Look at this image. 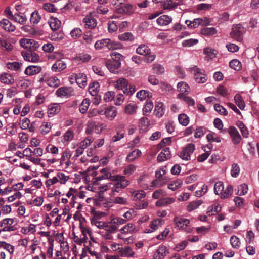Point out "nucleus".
Masks as SVG:
<instances>
[{"label": "nucleus", "instance_id": "obj_34", "mask_svg": "<svg viewBox=\"0 0 259 259\" xmlns=\"http://www.w3.org/2000/svg\"><path fill=\"white\" fill-rule=\"evenodd\" d=\"M180 4L177 3L176 0H166L164 1L163 7L164 9H170L176 8Z\"/></svg>", "mask_w": 259, "mask_h": 259}, {"label": "nucleus", "instance_id": "obj_18", "mask_svg": "<svg viewBox=\"0 0 259 259\" xmlns=\"http://www.w3.org/2000/svg\"><path fill=\"white\" fill-rule=\"evenodd\" d=\"M41 70V67L38 66H29L25 70V73L28 75H33L39 73Z\"/></svg>", "mask_w": 259, "mask_h": 259}, {"label": "nucleus", "instance_id": "obj_49", "mask_svg": "<svg viewBox=\"0 0 259 259\" xmlns=\"http://www.w3.org/2000/svg\"><path fill=\"white\" fill-rule=\"evenodd\" d=\"M153 108V104L151 101H147L143 108V115H146V113H150Z\"/></svg>", "mask_w": 259, "mask_h": 259}, {"label": "nucleus", "instance_id": "obj_53", "mask_svg": "<svg viewBox=\"0 0 259 259\" xmlns=\"http://www.w3.org/2000/svg\"><path fill=\"white\" fill-rule=\"evenodd\" d=\"M201 204L202 202L200 200L191 202L187 205V210L191 211L198 208Z\"/></svg>", "mask_w": 259, "mask_h": 259}, {"label": "nucleus", "instance_id": "obj_47", "mask_svg": "<svg viewBox=\"0 0 259 259\" xmlns=\"http://www.w3.org/2000/svg\"><path fill=\"white\" fill-rule=\"evenodd\" d=\"M32 42H34V39L23 38L20 40V44L22 47L27 49L28 50L30 48H31L30 46L31 45Z\"/></svg>", "mask_w": 259, "mask_h": 259}, {"label": "nucleus", "instance_id": "obj_31", "mask_svg": "<svg viewBox=\"0 0 259 259\" xmlns=\"http://www.w3.org/2000/svg\"><path fill=\"white\" fill-rule=\"evenodd\" d=\"M99 87L100 85L98 82L91 83L89 86V92L92 96H96L98 94Z\"/></svg>", "mask_w": 259, "mask_h": 259}, {"label": "nucleus", "instance_id": "obj_60", "mask_svg": "<svg viewBox=\"0 0 259 259\" xmlns=\"http://www.w3.org/2000/svg\"><path fill=\"white\" fill-rule=\"evenodd\" d=\"M0 247L7 250L11 254L13 253L14 250V247L13 246L4 241H0Z\"/></svg>", "mask_w": 259, "mask_h": 259}, {"label": "nucleus", "instance_id": "obj_21", "mask_svg": "<svg viewBox=\"0 0 259 259\" xmlns=\"http://www.w3.org/2000/svg\"><path fill=\"white\" fill-rule=\"evenodd\" d=\"M175 200V199L169 197L160 199L156 202V206L157 207L166 206L174 203Z\"/></svg>", "mask_w": 259, "mask_h": 259}, {"label": "nucleus", "instance_id": "obj_62", "mask_svg": "<svg viewBox=\"0 0 259 259\" xmlns=\"http://www.w3.org/2000/svg\"><path fill=\"white\" fill-rule=\"evenodd\" d=\"M214 108L215 110L219 114L224 116H226L228 114L227 110L222 106L218 104H215L214 105Z\"/></svg>", "mask_w": 259, "mask_h": 259}, {"label": "nucleus", "instance_id": "obj_38", "mask_svg": "<svg viewBox=\"0 0 259 259\" xmlns=\"http://www.w3.org/2000/svg\"><path fill=\"white\" fill-rule=\"evenodd\" d=\"M179 123L183 126H187L190 121L189 117L185 114H180L178 116Z\"/></svg>", "mask_w": 259, "mask_h": 259}, {"label": "nucleus", "instance_id": "obj_43", "mask_svg": "<svg viewBox=\"0 0 259 259\" xmlns=\"http://www.w3.org/2000/svg\"><path fill=\"white\" fill-rule=\"evenodd\" d=\"M135 227L134 224L132 223H128L125 225L123 228L120 230V232L121 233H133L135 231Z\"/></svg>", "mask_w": 259, "mask_h": 259}, {"label": "nucleus", "instance_id": "obj_54", "mask_svg": "<svg viewBox=\"0 0 259 259\" xmlns=\"http://www.w3.org/2000/svg\"><path fill=\"white\" fill-rule=\"evenodd\" d=\"M163 222V220L161 219H157L153 220L151 222L150 224V227L153 230L151 232H153L154 230H156L158 227L162 225V223Z\"/></svg>", "mask_w": 259, "mask_h": 259}, {"label": "nucleus", "instance_id": "obj_26", "mask_svg": "<svg viewBox=\"0 0 259 259\" xmlns=\"http://www.w3.org/2000/svg\"><path fill=\"white\" fill-rule=\"evenodd\" d=\"M172 19L168 15H163L157 19V23L161 26L167 25L171 22Z\"/></svg>", "mask_w": 259, "mask_h": 259}, {"label": "nucleus", "instance_id": "obj_36", "mask_svg": "<svg viewBox=\"0 0 259 259\" xmlns=\"http://www.w3.org/2000/svg\"><path fill=\"white\" fill-rule=\"evenodd\" d=\"M178 90L180 92L188 93L190 91L189 86L185 82L182 81L177 84Z\"/></svg>", "mask_w": 259, "mask_h": 259}, {"label": "nucleus", "instance_id": "obj_64", "mask_svg": "<svg viewBox=\"0 0 259 259\" xmlns=\"http://www.w3.org/2000/svg\"><path fill=\"white\" fill-rule=\"evenodd\" d=\"M182 184V182L181 180L175 181L172 183L168 184V188L174 191L180 188Z\"/></svg>", "mask_w": 259, "mask_h": 259}, {"label": "nucleus", "instance_id": "obj_42", "mask_svg": "<svg viewBox=\"0 0 259 259\" xmlns=\"http://www.w3.org/2000/svg\"><path fill=\"white\" fill-rule=\"evenodd\" d=\"M22 64L17 62H9L7 64V67L9 69L19 71L21 69Z\"/></svg>", "mask_w": 259, "mask_h": 259}, {"label": "nucleus", "instance_id": "obj_22", "mask_svg": "<svg viewBox=\"0 0 259 259\" xmlns=\"http://www.w3.org/2000/svg\"><path fill=\"white\" fill-rule=\"evenodd\" d=\"M66 67V64L62 60H57L52 66V70L53 71L57 72L61 71Z\"/></svg>", "mask_w": 259, "mask_h": 259}, {"label": "nucleus", "instance_id": "obj_5", "mask_svg": "<svg viewBox=\"0 0 259 259\" xmlns=\"http://www.w3.org/2000/svg\"><path fill=\"white\" fill-rule=\"evenodd\" d=\"M195 150V145L193 144H188L183 148L180 153L179 156L184 160H189L190 159V155Z\"/></svg>", "mask_w": 259, "mask_h": 259}, {"label": "nucleus", "instance_id": "obj_15", "mask_svg": "<svg viewBox=\"0 0 259 259\" xmlns=\"http://www.w3.org/2000/svg\"><path fill=\"white\" fill-rule=\"evenodd\" d=\"M0 81L2 83L7 84H12L15 82L13 76L8 73H4L2 74L0 77Z\"/></svg>", "mask_w": 259, "mask_h": 259}, {"label": "nucleus", "instance_id": "obj_57", "mask_svg": "<svg viewBox=\"0 0 259 259\" xmlns=\"http://www.w3.org/2000/svg\"><path fill=\"white\" fill-rule=\"evenodd\" d=\"M166 195V193L165 191L162 189H158L155 191L153 194L152 197L154 199H160L161 197H164Z\"/></svg>", "mask_w": 259, "mask_h": 259}, {"label": "nucleus", "instance_id": "obj_32", "mask_svg": "<svg viewBox=\"0 0 259 259\" xmlns=\"http://www.w3.org/2000/svg\"><path fill=\"white\" fill-rule=\"evenodd\" d=\"M150 49L145 45H140L136 49V52L141 55L145 56L147 53H150Z\"/></svg>", "mask_w": 259, "mask_h": 259}, {"label": "nucleus", "instance_id": "obj_63", "mask_svg": "<svg viewBox=\"0 0 259 259\" xmlns=\"http://www.w3.org/2000/svg\"><path fill=\"white\" fill-rule=\"evenodd\" d=\"M12 20H14L15 22H18L21 24H23L25 23L26 18L18 13H16L14 15L13 18Z\"/></svg>", "mask_w": 259, "mask_h": 259}, {"label": "nucleus", "instance_id": "obj_9", "mask_svg": "<svg viewBox=\"0 0 259 259\" xmlns=\"http://www.w3.org/2000/svg\"><path fill=\"white\" fill-rule=\"evenodd\" d=\"M75 78L77 84L81 88L87 85V79L85 74L83 73H78L75 74Z\"/></svg>", "mask_w": 259, "mask_h": 259}, {"label": "nucleus", "instance_id": "obj_23", "mask_svg": "<svg viewBox=\"0 0 259 259\" xmlns=\"http://www.w3.org/2000/svg\"><path fill=\"white\" fill-rule=\"evenodd\" d=\"M217 30L214 27H203L201 28L200 33L202 35L206 36H211L217 33Z\"/></svg>", "mask_w": 259, "mask_h": 259}, {"label": "nucleus", "instance_id": "obj_6", "mask_svg": "<svg viewBox=\"0 0 259 259\" xmlns=\"http://www.w3.org/2000/svg\"><path fill=\"white\" fill-rule=\"evenodd\" d=\"M21 54L26 61L37 62L39 60V55L34 52L23 51Z\"/></svg>", "mask_w": 259, "mask_h": 259}, {"label": "nucleus", "instance_id": "obj_29", "mask_svg": "<svg viewBox=\"0 0 259 259\" xmlns=\"http://www.w3.org/2000/svg\"><path fill=\"white\" fill-rule=\"evenodd\" d=\"M21 29L25 32H28L29 34L34 35H41L42 34V32L35 29L34 28H32L29 26H23L21 27Z\"/></svg>", "mask_w": 259, "mask_h": 259}, {"label": "nucleus", "instance_id": "obj_14", "mask_svg": "<svg viewBox=\"0 0 259 259\" xmlns=\"http://www.w3.org/2000/svg\"><path fill=\"white\" fill-rule=\"evenodd\" d=\"M170 157V151L169 148H164L157 156V161L162 162Z\"/></svg>", "mask_w": 259, "mask_h": 259}, {"label": "nucleus", "instance_id": "obj_30", "mask_svg": "<svg viewBox=\"0 0 259 259\" xmlns=\"http://www.w3.org/2000/svg\"><path fill=\"white\" fill-rule=\"evenodd\" d=\"M0 47L3 49L10 52L13 50V46L7 40L0 37Z\"/></svg>", "mask_w": 259, "mask_h": 259}, {"label": "nucleus", "instance_id": "obj_20", "mask_svg": "<svg viewBox=\"0 0 259 259\" xmlns=\"http://www.w3.org/2000/svg\"><path fill=\"white\" fill-rule=\"evenodd\" d=\"M83 22L85 24V28L88 29H93L97 25V21L93 18L85 17L83 18Z\"/></svg>", "mask_w": 259, "mask_h": 259}, {"label": "nucleus", "instance_id": "obj_11", "mask_svg": "<svg viewBox=\"0 0 259 259\" xmlns=\"http://www.w3.org/2000/svg\"><path fill=\"white\" fill-rule=\"evenodd\" d=\"M175 225L179 229H183L184 226L187 227L190 223V221L185 218L176 217L174 219Z\"/></svg>", "mask_w": 259, "mask_h": 259}, {"label": "nucleus", "instance_id": "obj_17", "mask_svg": "<svg viewBox=\"0 0 259 259\" xmlns=\"http://www.w3.org/2000/svg\"><path fill=\"white\" fill-rule=\"evenodd\" d=\"M245 32V29H242V30H236L234 29L232 30L230 33V36L234 39L237 41H241L243 39L242 35Z\"/></svg>", "mask_w": 259, "mask_h": 259}, {"label": "nucleus", "instance_id": "obj_45", "mask_svg": "<svg viewBox=\"0 0 259 259\" xmlns=\"http://www.w3.org/2000/svg\"><path fill=\"white\" fill-rule=\"evenodd\" d=\"M106 231L110 233H114L117 230V227L115 225H113V223L111 222L105 223L104 228Z\"/></svg>", "mask_w": 259, "mask_h": 259}, {"label": "nucleus", "instance_id": "obj_3", "mask_svg": "<svg viewBox=\"0 0 259 259\" xmlns=\"http://www.w3.org/2000/svg\"><path fill=\"white\" fill-rule=\"evenodd\" d=\"M190 71L194 75L195 81L198 83H203L207 81L206 74L204 71L199 69L196 66L190 68Z\"/></svg>", "mask_w": 259, "mask_h": 259}, {"label": "nucleus", "instance_id": "obj_50", "mask_svg": "<svg viewBox=\"0 0 259 259\" xmlns=\"http://www.w3.org/2000/svg\"><path fill=\"white\" fill-rule=\"evenodd\" d=\"M229 66L235 70H239L241 68V63L237 59H233L230 62Z\"/></svg>", "mask_w": 259, "mask_h": 259}, {"label": "nucleus", "instance_id": "obj_27", "mask_svg": "<svg viewBox=\"0 0 259 259\" xmlns=\"http://www.w3.org/2000/svg\"><path fill=\"white\" fill-rule=\"evenodd\" d=\"M60 106L57 103H54L49 105L48 108V114L49 117H51L52 115L59 113L60 111Z\"/></svg>", "mask_w": 259, "mask_h": 259}, {"label": "nucleus", "instance_id": "obj_12", "mask_svg": "<svg viewBox=\"0 0 259 259\" xmlns=\"http://www.w3.org/2000/svg\"><path fill=\"white\" fill-rule=\"evenodd\" d=\"M0 25L4 29L9 32H13L16 29L15 26L6 19H3L0 21Z\"/></svg>", "mask_w": 259, "mask_h": 259}, {"label": "nucleus", "instance_id": "obj_10", "mask_svg": "<svg viewBox=\"0 0 259 259\" xmlns=\"http://www.w3.org/2000/svg\"><path fill=\"white\" fill-rule=\"evenodd\" d=\"M111 43V39L108 38L98 40L94 45L96 49H102L107 48L109 50V47Z\"/></svg>", "mask_w": 259, "mask_h": 259}, {"label": "nucleus", "instance_id": "obj_46", "mask_svg": "<svg viewBox=\"0 0 259 259\" xmlns=\"http://www.w3.org/2000/svg\"><path fill=\"white\" fill-rule=\"evenodd\" d=\"M41 19V16L37 11H35L31 14L30 22L33 24H37Z\"/></svg>", "mask_w": 259, "mask_h": 259}, {"label": "nucleus", "instance_id": "obj_25", "mask_svg": "<svg viewBox=\"0 0 259 259\" xmlns=\"http://www.w3.org/2000/svg\"><path fill=\"white\" fill-rule=\"evenodd\" d=\"M48 23L51 29L53 31L58 30L61 26V21L56 18L51 17Z\"/></svg>", "mask_w": 259, "mask_h": 259}, {"label": "nucleus", "instance_id": "obj_44", "mask_svg": "<svg viewBox=\"0 0 259 259\" xmlns=\"http://www.w3.org/2000/svg\"><path fill=\"white\" fill-rule=\"evenodd\" d=\"M137 106L134 104H129L125 107L124 111L127 114H133L136 112Z\"/></svg>", "mask_w": 259, "mask_h": 259}, {"label": "nucleus", "instance_id": "obj_61", "mask_svg": "<svg viewBox=\"0 0 259 259\" xmlns=\"http://www.w3.org/2000/svg\"><path fill=\"white\" fill-rule=\"evenodd\" d=\"M196 132L194 134V137L196 138H199L203 136L206 132V130L205 127L200 126L195 129Z\"/></svg>", "mask_w": 259, "mask_h": 259}, {"label": "nucleus", "instance_id": "obj_59", "mask_svg": "<svg viewBox=\"0 0 259 259\" xmlns=\"http://www.w3.org/2000/svg\"><path fill=\"white\" fill-rule=\"evenodd\" d=\"M232 187L231 185H228L227 188L225 190H223V193L221 195V198L222 199L228 198L232 194Z\"/></svg>", "mask_w": 259, "mask_h": 259}, {"label": "nucleus", "instance_id": "obj_35", "mask_svg": "<svg viewBox=\"0 0 259 259\" xmlns=\"http://www.w3.org/2000/svg\"><path fill=\"white\" fill-rule=\"evenodd\" d=\"M119 252L122 256H132L134 254L132 249L130 246H125L124 248H121Z\"/></svg>", "mask_w": 259, "mask_h": 259}, {"label": "nucleus", "instance_id": "obj_19", "mask_svg": "<svg viewBox=\"0 0 259 259\" xmlns=\"http://www.w3.org/2000/svg\"><path fill=\"white\" fill-rule=\"evenodd\" d=\"M164 104L162 102H158L155 107L154 114L158 117H161L164 114Z\"/></svg>", "mask_w": 259, "mask_h": 259}, {"label": "nucleus", "instance_id": "obj_8", "mask_svg": "<svg viewBox=\"0 0 259 259\" xmlns=\"http://www.w3.org/2000/svg\"><path fill=\"white\" fill-rule=\"evenodd\" d=\"M134 8L133 5L126 4L119 7L117 9V11L119 14H124L126 15H131L134 12Z\"/></svg>", "mask_w": 259, "mask_h": 259}, {"label": "nucleus", "instance_id": "obj_48", "mask_svg": "<svg viewBox=\"0 0 259 259\" xmlns=\"http://www.w3.org/2000/svg\"><path fill=\"white\" fill-rule=\"evenodd\" d=\"M47 82L48 85L51 87L56 88L60 84V80L56 77H50Z\"/></svg>", "mask_w": 259, "mask_h": 259}, {"label": "nucleus", "instance_id": "obj_16", "mask_svg": "<svg viewBox=\"0 0 259 259\" xmlns=\"http://www.w3.org/2000/svg\"><path fill=\"white\" fill-rule=\"evenodd\" d=\"M167 248L165 246H160L156 252L154 254L153 259H163L165 256Z\"/></svg>", "mask_w": 259, "mask_h": 259}, {"label": "nucleus", "instance_id": "obj_37", "mask_svg": "<svg viewBox=\"0 0 259 259\" xmlns=\"http://www.w3.org/2000/svg\"><path fill=\"white\" fill-rule=\"evenodd\" d=\"M141 155V151L140 150L136 149L133 151L128 154L126 159L128 161L132 162L136 158L140 157Z\"/></svg>", "mask_w": 259, "mask_h": 259}, {"label": "nucleus", "instance_id": "obj_56", "mask_svg": "<svg viewBox=\"0 0 259 259\" xmlns=\"http://www.w3.org/2000/svg\"><path fill=\"white\" fill-rule=\"evenodd\" d=\"M215 50L209 48H205L204 50V53L207 55L206 57V59L209 60V59H211L215 57Z\"/></svg>", "mask_w": 259, "mask_h": 259}, {"label": "nucleus", "instance_id": "obj_52", "mask_svg": "<svg viewBox=\"0 0 259 259\" xmlns=\"http://www.w3.org/2000/svg\"><path fill=\"white\" fill-rule=\"evenodd\" d=\"M146 196V193L143 190H139L135 191L133 193V196L134 197L133 200L137 201L140 200L142 198L145 197Z\"/></svg>", "mask_w": 259, "mask_h": 259}, {"label": "nucleus", "instance_id": "obj_41", "mask_svg": "<svg viewBox=\"0 0 259 259\" xmlns=\"http://www.w3.org/2000/svg\"><path fill=\"white\" fill-rule=\"evenodd\" d=\"M137 97L140 100L145 99L147 97L150 98L152 96L151 93L145 90H141L137 93Z\"/></svg>", "mask_w": 259, "mask_h": 259}, {"label": "nucleus", "instance_id": "obj_1", "mask_svg": "<svg viewBox=\"0 0 259 259\" xmlns=\"http://www.w3.org/2000/svg\"><path fill=\"white\" fill-rule=\"evenodd\" d=\"M111 59H107L105 65L108 70L112 73L118 72V69L121 67V61L124 56L117 52H112L110 54Z\"/></svg>", "mask_w": 259, "mask_h": 259}, {"label": "nucleus", "instance_id": "obj_13", "mask_svg": "<svg viewBox=\"0 0 259 259\" xmlns=\"http://www.w3.org/2000/svg\"><path fill=\"white\" fill-rule=\"evenodd\" d=\"M71 89L66 87L59 88L56 92V95L59 97H68L71 95Z\"/></svg>", "mask_w": 259, "mask_h": 259}, {"label": "nucleus", "instance_id": "obj_58", "mask_svg": "<svg viewBox=\"0 0 259 259\" xmlns=\"http://www.w3.org/2000/svg\"><path fill=\"white\" fill-rule=\"evenodd\" d=\"M248 186L245 184H242L238 187V190L236 194L239 196L245 195L248 191Z\"/></svg>", "mask_w": 259, "mask_h": 259}, {"label": "nucleus", "instance_id": "obj_2", "mask_svg": "<svg viewBox=\"0 0 259 259\" xmlns=\"http://www.w3.org/2000/svg\"><path fill=\"white\" fill-rule=\"evenodd\" d=\"M115 176H118L119 177L116 178L115 180H111V181L115 182L111 188L113 195H115V192H119L122 189L126 188L130 184L129 181L126 179L124 176L119 175H116Z\"/></svg>", "mask_w": 259, "mask_h": 259}, {"label": "nucleus", "instance_id": "obj_7", "mask_svg": "<svg viewBox=\"0 0 259 259\" xmlns=\"http://www.w3.org/2000/svg\"><path fill=\"white\" fill-rule=\"evenodd\" d=\"M100 172L102 174L101 176L97 177L95 179L96 181H99L103 179H108L111 180H115L116 178L119 177L118 176L112 175V174L108 171L107 168H103L100 170Z\"/></svg>", "mask_w": 259, "mask_h": 259}, {"label": "nucleus", "instance_id": "obj_4", "mask_svg": "<svg viewBox=\"0 0 259 259\" xmlns=\"http://www.w3.org/2000/svg\"><path fill=\"white\" fill-rule=\"evenodd\" d=\"M228 132L234 144L237 145L240 143L242 139L241 136L238 130L235 126H229L228 129Z\"/></svg>", "mask_w": 259, "mask_h": 259}, {"label": "nucleus", "instance_id": "obj_24", "mask_svg": "<svg viewBox=\"0 0 259 259\" xmlns=\"http://www.w3.org/2000/svg\"><path fill=\"white\" fill-rule=\"evenodd\" d=\"M117 111L114 106H110L106 108L105 116L109 120H113L116 116Z\"/></svg>", "mask_w": 259, "mask_h": 259}, {"label": "nucleus", "instance_id": "obj_55", "mask_svg": "<svg viewBox=\"0 0 259 259\" xmlns=\"http://www.w3.org/2000/svg\"><path fill=\"white\" fill-rule=\"evenodd\" d=\"M230 243L233 248H239L240 245V241L237 237L236 236H232L230 238Z\"/></svg>", "mask_w": 259, "mask_h": 259}, {"label": "nucleus", "instance_id": "obj_51", "mask_svg": "<svg viewBox=\"0 0 259 259\" xmlns=\"http://www.w3.org/2000/svg\"><path fill=\"white\" fill-rule=\"evenodd\" d=\"M234 100L239 108L241 110L243 109L245 107L244 102L241 95L239 94H236L234 97Z\"/></svg>", "mask_w": 259, "mask_h": 259}, {"label": "nucleus", "instance_id": "obj_40", "mask_svg": "<svg viewBox=\"0 0 259 259\" xmlns=\"http://www.w3.org/2000/svg\"><path fill=\"white\" fill-rule=\"evenodd\" d=\"M224 189V186L223 183L221 181H219L215 183L214 186V192L215 194L221 195L223 193V191Z\"/></svg>", "mask_w": 259, "mask_h": 259}, {"label": "nucleus", "instance_id": "obj_39", "mask_svg": "<svg viewBox=\"0 0 259 259\" xmlns=\"http://www.w3.org/2000/svg\"><path fill=\"white\" fill-rule=\"evenodd\" d=\"M90 104V102L89 99L87 98L83 99L81 104L79 106L80 112L82 114L85 113L88 109Z\"/></svg>", "mask_w": 259, "mask_h": 259}, {"label": "nucleus", "instance_id": "obj_33", "mask_svg": "<svg viewBox=\"0 0 259 259\" xmlns=\"http://www.w3.org/2000/svg\"><path fill=\"white\" fill-rule=\"evenodd\" d=\"M118 38L121 41H133L134 39V36L130 32H125L120 34L118 35Z\"/></svg>", "mask_w": 259, "mask_h": 259}, {"label": "nucleus", "instance_id": "obj_28", "mask_svg": "<svg viewBox=\"0 0 259 259\" xmlns=\"http://www.w3.org/2000/svg\"><path fill=\"white\" fill-rule=\"evenodd\" d=\"M115 87L119 90H121L124 93V90L128 87L127 80L123 78H120L116 81Z\"/></svg>", "mask_w": 259, "mask_h": 259}]
</instances>
